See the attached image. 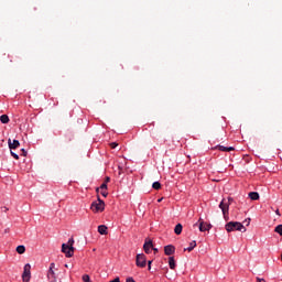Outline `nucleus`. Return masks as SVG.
Returning a JSON list of instances; mask_svg holds the SVG:
<instances>
[{"label":"nucleus","instance_id":"nucleus-12","mask_svg":"<svg viewBox=\"0 0 282 282\" xmlns=\"http://www.w3.org/2000/svg\"><path fill=\"white\" fill-rule=\"evenodd\" d=\"M195 248H197V241L193 240L192 242H189V246L184 249V252H193Z\"/></svg>","mask_w":282,"mask_h":282},{"label":"nucleus","instance_id":"nucleus-28","mask_svg":"<svg viewBox=\"0 0 282 282\" xmlns=\"http://www.w3.org/2000/svg\"><path fill=\"white\" fill-rule=\"evenodd\" d=\"M23 158H28V151L25 149H21Z\"/></svg>","mask_w":282,"mask_h":282},{"label":"nucleus","instance_id":"nucleus-43","mask_svg":"<svg viewBox=\"0 0 282 282\" xmlns=\"http://www.w3.org/2000/svg\"><path fill=\"white\" fill-rule=\"evenodd\" d=\"M262 282H265V280H262Z\"/></svg>","mask_w":282,"mask_h":282},{"label":"nucleus","instance_id":"nucleus-36","mask_svg":"<svg viewBox=\"0 0 282 282\" xmlns=\"http://www.w3.org/2000/svg\"><path fill=\"white\" fill-rule=\"evenodd\" d=\"M3 213H8V207H2Z\"/></svg>","mask_w":282,"mask_h":282},{"label":"nucleus","instance_id":"nucleus-41","mask_svg":"<svg viewBox=\"0 0 282 282\" xmlns=\"http://www.w3.org/2000/svg\"><path fill=\"white\" fill-rule=\"evenodd\" d=\"M158 202H159V203L162 202V198H159Z\"/></svg>","mask_w":282,"mask_h":282},{"label":"nucleus","instance_id":"nucleus-42","mask_svg":"<svg viewBox=\"0 0 282 282\" xmlns=\"http://www.w3.org/2000/svg\"><path fill=\"white\" fill-rule=\"evenodd\" d=\"M65 268H69V264H65Z\"/></svg>","mask_w":282,"mask_h":282},{"label":"nucleus","instance_id":"nucleus-9","mask_svg":"<svg viewBox=\"0 0 282 282\" xmlns=\"http://www.w3.org/2000/svg\"><path fill=\"white\" fill-rule=\"evenodd\" d=\"M143 250L145 254H151V250H153V240L145 241L143 245Z\"/></svg>","mask_w":282,"mask_h":282},{"label":"nucleus","instance_id":"nucleus-6","mask_svg":"<svg viewBox=\"0 0 282 282\" xmlns=\"http://www.w3.org/2000/svg\"><path fill=\"white\" fill-rule=\"evenodd\" d=\"M135 265L137 268H147V256L144 253L137 254Z\"/></svg>","mask_w":282,"mask_h":282},{"label":"nucleus","instance_id":"nucleus-4","mask_svg":"<svg viewBox=\"0 0 282 282\" xmlns=\"http://www.w3.org/2000/svg\"><path fill=\"white\" fill-rule=\"evenodd\" d=\"M194 226H198L199 232H206L213 229V225L204 221L202 218H199L198 221L194 224Z\"/></svg>","mask_w":282,"mask_h":282},{"label":"nucleus","instance_id":"nucleus-20","mask_svg":"<svg viewBox=\"0 0 282 282\" xmlns=\"http://www.w3.org/2000/svg\"><path fill=\"white\" fill-rule=\"evenodd\" d=\"M65 142H72V140H74V133L72 132H67L65 135Z\"/></svg>","mask_w":282,"mask_h":282},{"label":"nucleus","instance_id":"nucleus-10","mask_svg":"<svg viewBox=\"0 0 282 282\" xmlns=\"http://www.w3.org/2000/svg\"><path fill=\"white\" fill-rule=\"evenodd\" d=\"M164 254H166V257H171L172 254H175V246H173V245L165 246Z\"/></svg>","mask_w":282,"mask_h":282},{"label":"nucleus","instance_id":"nucleus-5","mask_svg":"<svg viewBox=\"0 0 282 282\" xmlns=\"http://www.w3.org/2000/svg\"><path fill=\"white\" fill-rule=\"evenodd\" d=\"M30 270H32V265L30 263H26L22 273L23 282H30V279H32V272Z\"/></svg>","mask_w":282,"mask_h":282},{"label":"nucleus","instance_id":"nucleus-25","mask_svg":"<svg viewBox=\"0 0 282 282\" xmlns=\"http://www.w3.org/2000/svg\"><path fill=\"white\" fill-rule=\"evenodd\" d=\"M11 156L14 158V160H19V154L14 153L12 150H10Z\"/></svg>","mask_w":282,"mask_h":282},{"label":"nucleus","instance_id":"nucleus-18","mask_svg":"<svg viewBox=\"0 0 282 282\" xmlns=\"http://www.w3.org/2000/svg\"><path fill=\"white\" fill-rule=\"evenodd\" d=\"M0 122L2 124H8V122H10V117H8V115H1L0 116Z\"/></svg>","mask_w":282,"mask_h":282},{"label":"nucleus","instance_id":"nucleus-21","mask_svg":"<svg viewBox=\"0 0 282 282\" xmlns=\"http://www.w3.org/2000/svg\"><path fill=\"white\" fill-rule=\"evenodd\" d=\"M152 188H154V191H160V188H162V183H160V181H155L152 184Z\"/></svg>","mask_w":282,"mask_h":282},{"label":"nucleus","instance_id":"nucleus-30","mask_svg":"<svg viewBox=\"0 0 282 282\" xmlns=\"http://www.w3.org/2000/svg\"><path fill=\"white\" fill-rule=\"evenodd\" d=\"M116 147H118V143H117V142H111V143H110V148H111V149H116Z\"/></svg>","mask_w":282,"mask_h":282},{"label":"nucleus","instance_id":"nucleus-1","mask_svg":"<svg viewBox=\"0 0 282 282\" xmlns=\"http://www.w3.org/2000/svg\"><path fill=\"white\" fill-rule=\"evenodd\" d=\"M235 202L232 197H228V202H226V198H223L221 202L219 203V208L223 213V217L226 221H228L229 217V210H230V203Z\"/></svg>","mask_w":282,"mask_h":282},{"label":"nucleus","instance_id":"nucleus-11","mask_svg":"<svg viewBox=\"0 0 282 282\" xmlns=\"http://www.w3.org/2000/svg\"><path fill=\"white\" fill-rule=\"evenodd\" d=\"M215 149L223 151L224 153H230V151H235V147H226L221 144L216 145Z\"/></svg>","mask_w":282,"mask_h":282},{"label":"nucleus","instance_id":"nucleus-27","mask_svg":"<svg viewBox=\"0 0 282 282\" xmlns=\"http://www.w3.org/2000/svg\"><path fill=\"white\" fill-rule=\"evenodd\" d=\"M99 188H100L101 191H107V183H102V184L99 186Z\"/></svg>","mask_w":282,"mask_h":282},{"label":"nucleus","instance_id":"nucleus-33","mask_svg":"<svg viewBox=\"0 0 282 282\" xmlns=\"http://www.w3.org/2000/svg\"><path fill=\"white\" fill-rule=\"evenodd\" d=\"M54 268H55V264H54V262H52V263L50 264V269H48V270H54Z\"/></svg>","mask_w":282,"mask_h":282},{"label":"nucleus","instance_id":"nucleus-17","mask_svg":"<svg viewBox=\"0 0 282 282\" xmlns=\"http://www.w3.org/2000/svg\"><path fill=\"white\" fill-rule=\"evenodd\" d=\"M182 230H184V226H182V224H176L175 228H174V232L175 235H182Z\"/></svg>","mask_w":282,"mask_h":282},{"label":"nucleus","instance_id":"nucleus-31","mask_svg":"<svg viewBox=\"0 0 282 282\" xmlns=\"http://www.w3.org/2000/svg\"><path fill=\"white\" fill-rule=\"evenodd\" d=\"M0 158H2V160H6V150H2Z\"/></svg>","mask_w":282,"mask_h":282},{"label":"nucleus","instance_id":"nucleus-13","mask_svg":"<svg viewBox=\"0 0 282 282\" xmlns=\"http://www.w3.org/2000/svg\"><path fill=\"white\" fill-rule=\"evenodd\" d=\"M248 197H249V199H251L252 202H257V200H259V198H260L258 192H249V193H248Z\"/></svg>","mask_w":282,"mask_h":282},{"label":"nucleus","instance_id":"nucleus-19","mask_svg":"<svg viewBox=\"0 0 282 282\" xmlns=\"http://www.w3.org/2000/svg\"><path fill=\"white\" fill-rule=\"evenodd\" d=\"M15 251L18 252V254H25V246L19 245Z\"/></svg>","mask_w":282,"mask_h":282},{"label":"nucleus","instance_id":"nucleus-38","mask_svg":"<svg viewBox=\"0 0 282 282\" xmlns=\"http://www.w3.org/2000/svg\"><path fill=\"white\" fill-rule=\"evenodd\" d=\"M152 250H153L154 252H159L158 248L152 247Z\"/></svg>","mask_w":282,"mask_h":282},{"label":"nucleus","instance_id":"nucleus-40","mask_svg":"<svg viewBox=\"0 0 282 282\" xmlns=\"http://www.w3.org/2000/svg\"><path fill=\"white\" fill-rule=\"evenodd\" d=\"M250 221H251V219H250V218H248V224H250Z\"/></svg>","mask_w":282,"mask_h":282},{"label":"nucleus","instance_id":"nucleus-3","mask_svg":"<svg viewBox=\"0 0 282 282\" xmlns=\"http://www.w3.org/2000/svg\"><path fill=\"white\" fill-rule=\"evenodd\" d=\"M93 213H104L105 212V200L100 198V195H97V202H93L90 205Z\"/></svg>","mask_w":282,"mask_h":282},{"label":"nucleus","instance_id":"nucleus-22","mask_svg":"<svg viewBox=\"0 0 282 282\" xmlns=\"http://www.w3.org/2000/svg\"><path fill=\"white\" fill-rule=\"evenodd\" d=\"M274 232H276L278 235H280V237H282V225H278L274 229Z\"/></svg>","mask_w":282,"mask_h":282},{"label":"nucleus","instance_id":"nucleus-8","mask_svg":"<svg viewBox=\"0 0 282 282\" xmlns=\"http://www.w3.org/2000/svg\"><path fill=\"white\" fill-rule=\"evenodd\" d=\"M8 144L10 151H14L15 149H19V147H21V142L17 139H14L13 141L12 139H8Z\"/></svg>","mask_w":282,"mask_h":282},{"label":"nucleus","instance_id":"nucleus-29","mask_svg":"<svg viewBox=\"0 0 282 282\" xmlns=\"http://www.w3.org/2000/svg\"><path fill=\"white\" fill-rule=\"evenodd\" d=\"M151 263H153V260H149L148 261V270H149V272H151Z\"/></svg>","mask_w":282,"mask_h":282},{"label":"nucleus","instance_id":"nucleus-37","mask_svg":"<svg viewBox=\"0 0 282 282\" xmlns=\"http://www.w3.org/2000/svg\"><path fill=\"white\" fill-rule=\"evenodd\" d=\"M100 187H96V193L98 194V193H100Z\"/></svg>","mask_w":282,"mask_h":282},{"label":"nucleus","instance_id":"nucleus-34","mask_svg":"<svg viewBox=\"0 0 282 282\" xmlns=\"http://www.w3.org/2000/svg\"><path fill=\"white\" fill-rule=\"evenodd\" d=\"M110 282H120V278H115L113 280H111Z\"/></svg>","mask_w":282,"mask_h":282},{"label":"nucleus","instance_id":"nucleus-15","mask_svg":"<svg viewBox=\"0 0 282 282\" xmlns=\"http://www.w3.org/2000/svg\"><path fill=\"white\" fill-rule=\"evenodd\" d=\"M109 228L106 225H99L98 226V232L99 235H108Z\"/></svg>","mask_w":282,"mask_h":282},{"label":"nucleus","instance_id":"nucleus-26","mask_svg":"<svg viewBox=\"0 0 282 282\" xmlns=\"http://www.w3.org/2000/svg\"><path fill=\"white\" fill-rule=\"evenodd\" d=\"M101 195L102 197H108L109 196V192L105 191V189H101Z\"/></svg>","mask_w":282,"mask_h":282},{"label":"nucleus","instance_id":"nucleus-24","mask_svg":"<svg viewBox=\"0 0 282 282\" xmlns=\"http://www.w3.org/2000/svg\"><path fill=\"white\" fill-rule=\"evenodd\" d=\"M83 281L84 282H91V278H89V274H84L83 275Z\"/></svg>","mask_w":282,"mask_h":282},{"label":"nucleus","instance_id":"nucleus-14","mask_svg":"<svg viewBox=\"0 0 282 282\" xmlns=\"http://www.w3.org/2000/svg\"><path fill=\"white\" fill-rule=\"evenodd\" d=\"M47 279L50 282H56V273L54 272V270H48Z\"/></svg>","mask_w":282,"mask_h":282},{"label":"nucleus","instance_id":"nucleus-32","mask_svg":"<svg viewBox=\"0 0 282 282\" xmlns=\"http://www.w3.org/2000/svg\"><path fill=\"white\" fill-rule=\"evenodd\" d=\"M109 182H111V177L107 176V177L105 178L104 183L109 184Z\"/></svg>","mask_w":282,"mask_h":282},{"label":"nucleus","instance_id":"nucleus-2","mask_svg":"<svg viewBox=\"0 0 282 282\" xmlns=\"http://www.w3.org/2000/svg\"><path fill=\"white\" fill-rule=\"evenodd\" d=\"M225 230H227V232H235V231H239V232H246V226H243V224L239 223V221H229L225 225Z\"/></svg>","mask_w":282,"mask_h":282},{"label":"nucleus","instance_id":"nucleus-16","mask_svg":"<svg viewBox=\"0 0 282 282\" xmlns=\"http://www.w3.org/2000/svg\"><path fill=\"white\" fill-rule=\"evenodd\" d=\"M169 265H170V270H175V268L177 267V264L175 263V257L169 258Z\"/></svg>","mask_w":282,"mask_h":282},{"label":"nucleus","instance_id":"nucleus-39","mask_svg":"<svg viewBox=\"0 0 282 282\" xmlns=\"http://www.w3.org/2000/svg\"><path fill=\"white\" fill-rule=\"evenodd\" d=\"M257 280H258L259 282H263V279H261V278H257Z\"/></svg>","mask_w":282,"mask_h":282},{"label":"nucleus","instance_id":"nucleus-23","mask_svg":"<svg viewBox=\"0 0 282 282\" xmlns=\"http://www.w3.org/2000/svg\"><path fill=\"white\" fill-rule=\"evenodd\" d=\"M66 246H68V248H74V238H69Z\"/></svg>","mask_w":282,"mask_h":282},{"label":"nucleus","instance_id":"nucleus-35","mask_svg":"<svg viewBox=\"0 0 282 282\" xmlns=\"http://www.w3.org/2000/svg\"><path fill=\"white\" fill-rule=\"evenodd\" d=\"M275 215H278V217H281V212H279V209H276Z\"/></svg>","mask_w":282,"mask_h":282},{"label":"nucleus","instance_id":"nucleus-7","mask_svg":"<svg viewBox=\"0 0 282 282\" xmlns=\"http://www.w3.org/2000/svg\"><path fill=\"white\" fill-rule=\"evenodd\" d=\"M74 250H76L74 247H69L67 243L62 245V252L65 254L67 259H70V257H74Z\"/></svg>","mask_w":282,"mask_h":282}]
</instances>
